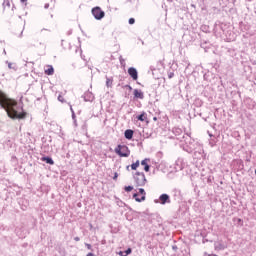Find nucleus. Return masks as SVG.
I'll return each mask as SVG.
<instances>
[{
    "label": "nucleus",
    "instance_id": "nucleus-43",
    "mask_svg": "<svg viewBox=\"0 0 256 256\" xmlns=\"http://www.w3.org/2000/svg\"><path fill=\"white\" fill-rule=\"evenodd\" d=\"M9 69H11V63L8 64Z\"/></svg>",
    "mask_w": 256,
    "mask_h": 256
},
{
    "label": "nucleus",
    "instance_id": "nucleus-21",
    "mask_svg": "<svg viewBox=\"0 0 256 256\" xmlns=\"http://www.w3.org/2000/svg\"><path fill=\"white\" fill-rule=\"evenodd\" d=\"M3 6L4 7H11V3L9 2V0H4Z\"/></svg>",
    "mask_w": 256,
    "mask_h": 256
},
{
    "label": "nucleus",
    "instance_id": "nucleus-28",
    "mask_svg": "<svg viewBox=\"0 0 256 256\" xmlns=\"http://www.w3.org/2000/svg\"><path fill=\"white\" fill-rule=\"evenodd\" d=\"M237 223H238V225H243V220H241V218H238Z\"/></svg>",
    "mask_w": 256,
    "mask_h": 256
},
{
    "label": "nucleus",
    "instance_id": "nucleus-1",
    "mask_svg": "<svg viewBox=\"0 0 256 256\" xmlns=\"http://www.w3.org/2000/svg\"><path fill=\"white\" fill-rule=\"evenodd\" d=\"M0 107L5 109L8 117L10 119H25L27 117V112L23 111V106H19L17 101L13 99L6 98L3 92L0 91Z\"/></svg>",
    "mask_w": 256,
    "mask_h": 256
},
{
    "label": "nucleus",
    "instance_id": "nucleus-2",
    "mask_svg": "<svg viewBox=\"0 0 256 256\" xmlns=\"http://www.w3.org/2000/svg\"><path fill=\"white\" fill-rule=\"evenodd\" d=\"M115 154L119 155V157H129L131 155V150H129V147L127 145H118L115 148Z\"/></svg>",
    "mask_w": 256,
    "mask_h": 256
},
{
    "label": "nucleus",
    "instance_id": "nucleus-9",
    "mask_svg": "<svg viewBox=\"0 0 256 256\" xmlns=\"http://www.w3.org/2000/svg\"><path fill=\"white\" fill-rule=\"evenodd\" d=\"M84 101H93L95 99V95H93V92L87 91L83 94Z\"/></svg>",
    "mask_w": 256,
    "mask_h": 256
},
{
    "label": "nucleus",
    "instance_id": "nucleus-37",
    "mask_svg": "<svg viewBox=\"0 0 256 256\" xmlns=\"http://www.w3.org/2000/svg\"><path fill=\"white\" fill-rule=\"evenodd\" d=\"M252 65H256V60H252Z\"/></svg>",
    "mask_w": 256,
    "mask_h": 256
},
{
    "label": "nucleus",
    "instance_id": "nucleus-46",
    "mask_svg": "<svg viewBox=\"0 0 256 256\" xmlns=\"http://www.w3.org/2000/svg\"><path fill=\"white\" fill-rule=\"evenodd\" d=\"M127 169H129V166H127Z\"/></svg>",
    "mask_w": 256,
    "mask_h": 256
},
{
    "label": "nucleus",
    "instance_id": "nucleus-47",
    "mask_svg": "<svg viewBox=\"0 0 256 256\" xmlns=\"http://www.w3.org/2000/svg\"><path fill=\"white\" fill-rule=\"evenodd\" d=\"M255 175H256V169H255Z\"/></svg>",
    "mask_w": 256,
    "mask_h": 256
},
{
    "label": "nucleus",
    "instance_id": "nucleus-18",
    "mask_svg": "<svg viewBox=\"0 0 256 256\" xmlns=\"http://www.w3.org/2000/svg\"><path fill=\"white\" fill-rule=\"evenodd\" d=\"M113 85V78H109L106 76V86L111 87Z\"/></svg>",
    "mask_w": 256,
    "mask_h": 256
},
{
    "label": "nucleus",
    "instance_id": "nucleus-14",
    "mask_svg": "<svg viewBox=\"0 0 256 256\" xmlns=\"http://www.w3.org/2000/svg\"><path fill=\"white\" fill-rule=\"evenodd\" d=\"M136 119H138V121H145V119H147V113L143 112L142 114L138 115Z\"/></svg>",
    "mask_w": 256,
    "mask_h": 256
},
{
    "label": "nucleus",
    "instance_id": "nucleus-24",
    "mask_svg": "<svg viewBox=\"0 0 256 256\" xmlns=\"http://www.w3.org/2000/svg\"><path fill=\"white\" fill-rule=\"evenodd\" d=\"M173 77H175V73L173 72L168 73V79H173Z\"/></svg>",
    "mask_w": 256,
    "mask_h": 256
},
{
    "label": "nucleus",
    "instance_id": "nucleus-25",
    "mask_svg": "<svg viewBox=\"0 0 256 256\" xmlns=\"http://www.w3.org/2000/svg\"><path fill=\"white\" fill-rule=\"evenodd\" d=\"M85 247H87V249L89 251H91V249H93V247L91 246V244L85 243Z\"/></svg>",
    "mask_w": 256,
    "mask_h": 256
},
{
    "label": "nucleus",
    "instance_id": "nucleus-30",
    "mask_svg": "<svg viewBox=\"0 0 256 256\" xmlns=\"http://www.w3.org/2000/svg\"><path fill=\"white\" fill-rule=\"evenodd\" d=\"M187 153H193V148L186 149Z\"/></svg>",
    "mask_w": 256,
    "mask_h": 256
},
{
    "label": "nucleus",
    "instance_id": "nucleus-17",
    "mask_svg": "<svg viewBox=\"0 0 256 256\" xmlns=\"http://www.w3.org/2000/svg\"><path fill=\"white\" fill-rule=\"evenodd\" d=\"M139 164H140L139 160H137L135 163L131 164L132 171H137Z\"/></svg>",
    "mask_w": 256,
    "mask_h": 256
},
{
    "label": "nucleus",
    "instance_id": "nucleus-32",
    "mask_svg": "<svg viewBox=\"0 0 256 256\" xmlns=\"http://www.w3.org/2000/svg\"><path fill=\"white\" fill-rule=\"evenodd\" d=\"M118 255H120V256H126V255H125V252H123V251H120V252L118 253Z\"/></svg>",
    "mask_w": 256,
    "mask_h": 256
},
{
    "label": "nucleus",
    "instance_id": "nucleus-26",
    "mask_svg": "<svg viewBox=\"0 0 256 256\" xmlns=\"http://www.w3.org/2000/svg\"><path fill=\"white\" fill-rule=\"evenodd\" d=\"M58 101H60L61 103H63V101H65V99L63 98V96L59 95V96H58Z\"/></svg>",
    "mask_w": 256,
    "mask_h": 256
},
{
    "label": "nucleus",
    "instance_id": "nucleus-23",
    "mask_svg": "<svg viewBox=\"0 0 256 256\" xmlns=\"http://www.w3.org/2000/svg\"><path fill=\"white\" fill-rule=\"evenodd\" d=\"M129 25H135V18H130L128 20Z\"/></svg>",
    "mask_w": 256,
    "mask_h": 256
},
{
    "label": "nucleus",
    "instance_id": "nucleus-39",
    "mask_svg": "<svg viewBox=\"0 0 256 256\" xmlns=\"http://www.w3.org/2000/svg\"><path fill=\"white\" fill-rule=\"evenodd\" d=\"M70 111H71V113H73V111H75V110H73V107H70Z\"/></svg>",
    "mask_w": 256,
    "mask_h": 256
},
{
    "label": "nucleus",
    "instance_id": "nucleus-3",
    "mask_svg": "<svg viewBox=\"0 0 256 256\" xmlns=\"http://www.w3.org/2000/svg\"><path fill=\"white\" fill-rule=\"evenodd\" d=\"M134 179L137 187H145L147 183V178L145 177V173L136 172L134 175Z\"/></svg>",
    "mask_w": 256,
    "mask_h": 256
},
{
    "label": "nucleus",
    "instance_id": "nucleus-6",
    "mask_svg": "<svg viewBox=\"0 0 256 256\" xmlns=\"http://www.w3.org/2000/svg\"><path fill=\"white\" fill-rule=\"evenodd\" d=\"M172 132L177 137L178 141H183V139H185V134H183V130L181 128L174 127ZM181 135L183 136L181 137Z\"/></svg>",
    "mask_w": 256,
    "mask_h": 256
},
{
    "label": "nucleus",
    "instance_id": "nucleus-8",
    "mask_svg": "<svg viewBox=\"0 0 256 256\" xmlns=\"http://www.w3.org/2000/svg\"><path fill=\"white\" fill-rule=\"evenodd\" d=\"M159 203L160 205H167V203H171V197L169 194H161L159 196Z\"/></svg>",
    "mask_w": 256,
    "mask_h": 256
},
{
    "label": "nucleus",
    "instance_id": "nucleus-19",
    "mask_svg": "<svg viewBox=\"0 0 256 256\" xmlns=\"http://www.w3.org/2000/svg\"><path fill=\"white\" fill-rule=\"evenodd\" d=\"M124 191H126V193H131V191H133V186H125Z\"/></svg>",
    "mask_w": 256,
    "mask_h": 256
},
{
    "label": "nucleus",
    "instance_id": "nucleus-35",
    "mask_svg": "<svg viewBox=\"0 0 256 256\" xmlns=\"http://www.w3.org/2000/svg\"><path fill=\"white\" fill-rule=\"evenodd\" d=\"M119 203H121V205H123V201L118 200V201H117V204L120 205Z\"/></svg>",
    "mask_w": 256,
    "mask_h": 256
},
{
    "label": "nucleus",
    "instance_id": "nucleus-38",
    "mask_svg": "<svg viewBox=\"0 0 256 256\" xmlns=\"http://www.w3.org/2000/svg\"><path fill=\"white\" fill-rule=\"evenodd\" d=\"M21 3H27V0H20Z\"/></svg>",
    "mask_w": 256,
    "mask_h": 256
},
{
    "label": "nucleus",
    "instance_id": "nucleus-12",
    "mask_svg": "<svg viewBox=\"0 0 256 256\" xmlns=\"http://www.w3.org/2000/svg\"><path fill=\"white\" fill-rule=\"evenodd\" d=\"M147 161H149V158H145L144 160H142L141 165H143L144 171H146V173H149L151 166H149V164H147Z\"/></svg>",
    "mask_w": 256,
    "mask_h": 256
},
{
    "label": "nucleus",
    "instance_id": "nucleus-31",
    "mask_svg": "<svg viewBox=\"0 0 256 256\" xmlns=\"http://www.w3.org/2000/svg\"><path fill=\"white\" fill-rule=\"evenodd\" d=\"M74 241H81V238L79 236L74 237Z\"/></svg>",
    "mask_w": 256,
    "mask_h": 256
},
{
    "label": "nucleus",
    "instance_id": "nucleus-40",
    "mask_svg": "<svg viewBox=\"0 0 256 256\" xmlns=\"http://www.w3.org/2000/svg\"><path fill=\"white\" fill-rule=\"evenodd\" d=\"M126 87H128V89H133L131 86H129V85H126Z\"/></svg>",
    "mask_w": 256,
    "mask_h": 256
},
{
    "label": "nucleus",
    "instance_id": "nucleus-36",
    "mask_svg": "<svg viewBox=\"0 0 256 256\" xmlns=\"http://www.w3.org/2000/svg\"><path fill=\"white\" fill-rule=\"evenodd\" d=\"M46 9H49V4H45L44 6Z\"/></svg>",
    "mask_w": 256,
    "mask_h": 256
},
{
    "label": "nucleus",
    "instance_id": "nucleus-44",
    "mask_svg": "<svg viewBox=\"0 0 256 256\" xmlns=\"http://www.w3.org/2000/svg\"><path fill=\"white\" fill-rule=\"evenodd\" d=\"M153 121H157V117H154V118H153Z\"/></svg>",
    "mask_w": 256,
    "mask_h": 256
},
{
    "label": "nucleus",
    "instance_id": "nucleus-16",
    "mask_svg": "<svg viewBox=\"0 0 256 256\" xmlns=\"http://www.w3.org/2000/svg\"><path fill=\"white\" fill-rule=\"evenodd\" d=\"M214 249L215 251H223V249H225V246L221 243L215 244Z\"/></svg>",
    "mask_w": 256,
    "mask_h": 256
},
{
    "label": "nucleus",
    "instance_id": "nucleus-41",
    "mask_svg": "<svg viewBox=\"0 0 256 256\" xmlns=\"http://www.w3.org/2000/svg\"><path fill=\"white\" fill-rule=\"evenodd\" d=\"M208 256H217V254H209Z\"/></svg>",
    "mask_w": 256,
    "mask_h": 256
},
{
    "label": "nucleus",
    "instance_id": "nucleus-29",
    "mask_svg": "<svg viewBox=\"0 0 256 256\" xmlns=\"http://www.w3.org/2000/svg\"><path fill=\"white\" fill-rule=\"evenodd\" d=\"M125 63V59H123V57L120 56V65H123Z\"/></svg>",
    "mask_w": 256,
    "mask_h": 256
},
{
    "label": "nucleus",
    "instance_id": "nucleus-13",
    "mask_svg": "<svg viewBox=\"0 0 256 256\" xmlns=\"http://www.w3.org/2000/svg\"><path fill=\"white\" fill-rule=\"evenodd\" d=\"M41 161H44L45 163H47L48 165H55V161H53V158H51L50 156H44L41 158Z\"/></svg>",
    "mask_w": 256,
    "mask_h": 256
},
{
    "label": "nucleus",
    "instance_id": "nucleus-4",
    "mask_svg": "<svg viewBox=\"0 0 256 256\" xmlns=\"http://www.w3.org/2000/svg\"><path fill=\"white\" fill-rule=\"evenodd\" d=\"M91 13L96 21H101V19L105 17V11H103L99 6L92 8Z\"/></svg>",
    "mask_w": 256,
    "mask_h": 256
},
{
    "label": "nucleus",
    "instance_id": "nucleus-7",
    "mask_svg": "<svg viewBox=\"0 0 256 256\" xmlns=\"http://www.w3.org/2000/svg\"><path fill=\"white\" fill-rule=\"evenodd\" d=\"M128 75L133 79V81H137L139 79V72H137V68L130 67L128 69Z\"/></svg>",
    "mask_w": 256,
    "mask_h": 256
},
{
    "label": "nucleus",
    "instance_id": "nucleus-15",
    "mask_svg": "<svg viewBox=\"0 0 256 256\" xmlns=\"http://www.w3.org/2000/svg\"><path fill=\"white\" fill-rule=\"evenodd\" d=\"M53 73H55L53 66H49V68L45 70L46 75H53Z\"/></svg>",
    "mask_w": 256,
    "mask_h": 256
},
{
    "label": "nucleus",
    "instance_id": "nucleus-45",
    "mask_svg": "<svg viewBox=\"0 0 256 256\" xmlns=\"http://www.w3.org/2000/svg\"><path fill=\"white\" fill-rule=\"evenodd\" d=\"M4 53L6 54L7 52L4 50Z\"/></svg>",
    "mask_w": 256,
    "mask_h": 256
},
{
    "label": "nucleus",
    "instance_id": "nucleus-20",
    "mask_svg": "<svg viewBox=\"0 0 256 256\" xmlns=\"http://www.w3.org/2000/svg\"><path fill=\"white\" fill-rule=\"evenodd\" d=\"M72 119L74 121V124L77 125V116L75 115V111H72Z\"/></svg>",
    "mask_w": 256,
    "mask_h": 256
},
{
    "label": "nucleus",
    "instance_id": "nucleus-5",
    "mask_svg": "<svg viewBox=\"0 0 256 256\" xmlns=\"http://www.w3.org/2000/svg\"><path fill=\"white\" fill-rule=\"evenodd\" d=\"M139 193H140V195H142L141 198H139ZM139 193L133 194V199H135V201H137V203H141V202L145 201V199H146L145 198V195H146L145 189L139 188Z\"/></svg>",
    "mask_w": 256,
    "mask_h": 256
},
{
    "label": "nucleus",
    "instance_id": "nucleus-11",
    "mask_svg": "<svg viewBox=\"0 0 256 256\" xmlns=\"http://www.w3.org/2000/svg\"><path fill=\"white\" fill-rule=\"evenodd\" d=\"M134 133H135V131H133L132 129L125 130V132H124L125 139H128V141H131V139H133Z\"/></svg>",
    "mask_w": 256,
    "mask_h": 256
},
{
    "label": "nucleus",
    "instance_id": "nucleus-42",
    "mask_svg": "<svg viewBox=\"0 0 256 256\" xmlns=\"http://www.w3.org/2000/svg\"><path fill=\"white\" fill-rule=\"evenodd\" d=\"M168 1V3H173V0H167Z\"/></svg>",
    "mask_w": 256,
    "mask_h": 256
},
{
    "label": "nucleus",
    "instance_id": "nucleus-10",
    "mask_svg": "<svg viewBox=\"0 0 256 256\" xmlns=\"http://www.w3.org/2000/svg\"><path fill=\"white\" fill-rule=\"evenodd\" d=\"M134 99H145V94L139 89H134Z\"/></svg>",
    "mask_w": 256,
    "mask_h": 256
},
{
    "label": "nucleus",
    "instance_id": "nucleus-27",
    "mask_svg": "<svg viewBox=\"0 0 256 256\" xmlns=\"http://www.w3.org/2000/svg\"><path fill=\"white\" fill-rule=\"evenodd\" d=\"M117 177H119V174H117V172L114 173V176H113V180L114 181H117Z\"/></svg>",
    "mask_w": 256,
    "mask_h": 256
},
{
    "label": "nucleus",
    "instance_id": "nucleus-34",
    "mask_svg": "<svg viewBox=\"0 0 256 256\" xmlns=\"http://www.w3.org/2000/svg\"><path fill=\"white\" fill-rule=\"evenodd\" d=\"M86 256H95L92 252H89Z\"/></svg>",
    "mask_w": 256,
    "mask_h": 256
},
{
    "label": "nucleus",
    "instance_id": "nucleus-22",
    "mask_svg": "<svg viewBox=\"0 0 256 256\" xmlns=\"http://www.w3.org/2000/svg\"><path fill=\"white\" fill-rule=\"evenodd\" d=\"M125 255L127 256V255H131L132 253H133V249H131V248H128L127 250H125Z\"/></svg>",
    "mask_w": 256,
    "mask_h": 256
},
{
    "label": "nucleus",
    "instance_id": "nucleus-33",
    "mask_svg": "<svg viewBox=\"0 0 256 256\" xmlns=\"http://www.w3.org/2000/svg\"><path fill=\"white\" fill-rule=\"evenodd\" d=\"M172 249H173V251H177L178 248H177V246L174 245V246H172Z\"/></svg>",
    "mask_w": 256,
    "mask_h": 256
}]
</instances>
